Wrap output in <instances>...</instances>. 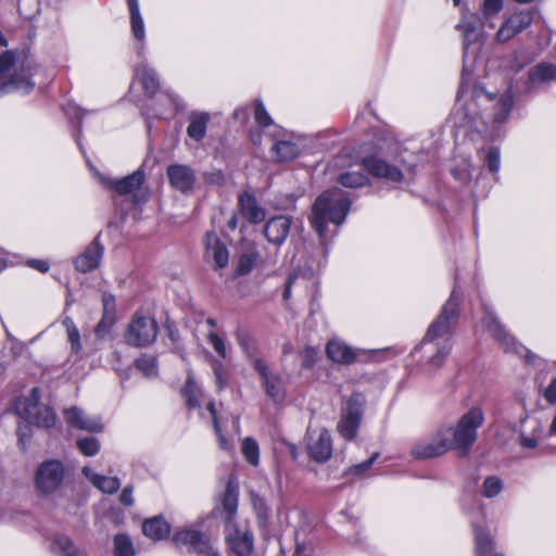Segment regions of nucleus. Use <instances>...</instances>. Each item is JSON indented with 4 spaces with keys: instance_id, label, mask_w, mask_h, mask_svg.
<instances>
[{
    "instance_id": "obj_1",
    "label": "nucleus",
    "mask_w": 556,
    "mask_h": 556,
    "mask_svg": "<svg viewBox=\"0 0 556 556\" xmlns=\"http://www.w3.org/2000/svg\"><path fill=\"white\" fill-rule=\"evenodd\" d=\"M462 301V293L454 288L450 298L443 305L441 313L429 326L421 341V344L424 345L430 342L440 341L438 343L437 352L425 364V370L429 374L440 368L450 353V339L459 318Z\"/></svg>"
},
{
    "instance_id": "obj_2",
    "label": "nucleus",
    "mask_w": 556,
    "mask_h": 556,
    "mask_svg": "<svg viewBox=\"0 0 556 556\" xmlns=\"http://www.w3.org/2000/svg\"><path fill=\"white\" fill-rule=\"evenodd\" d=\"M351 206V201L340 189H332L319 195L312 210L311 224L320 238L325 237L327 223L341 225Z\"/></svg>"
},
{
    "instance_id": "obj_3",
    "label": "nucleus",
    "mask_w": 556,
    "mask_h": 556,
    "mask_svg": "<svg viewBox=\"0 0 556 556\" xmlns=\"http://www.w3.org/2000/svg\"><path fill=\"white\" fill-rule=\"evenodd\" d=\"M29 64H16L15 55L7 50L0 55V96L10 91L28 93L35 84L30 79Z\"/></svg>"
},
{
    "instance_id": "obj_4",
    "label": "nucleus",
    "mask_w": 556,
    "mask_h": 556,
    "mask_svg": "<svg viewBox=\"0 0 556 556\" xmlns=\"http://www.w3.org/2000/svg\"><path fill=\"white\" fill-rule=\"evenodd\" d=\"M40 389L35 387L27 395H22L17 399L15 408L17 414L29 425L50 429L54 427L56 416L49 405L40 403Z\"/></svg>"
},
{
    "instance_id": "obj_5",
    "label": "nucleus",
    "mask_w": 556,
    "mask_h": 556,
    "mask_svg": "<svg viewBox=\"0 0 556 556\" xmlns=\"http://www.w3.org/2000/svg\"><path fill=\"white\" fill-rule=\"evenodd\" d=\"M484 412L479 406L471 407L457 421L455 428H452L451 441L454 448L469 451L478 438V429L484 424Z\"/></svg>"
},
{
    "instance_id": "obj_6",
    "label": "nucleus",
    "mask_w": 556,
    "mask_h": 556,
    "mask_svg": "<svg viewBox=\"0 0 556 556\" xmlns=\"http://www.w3.org/2000/svg\"><path fill=\"white\" fill-rule=\"evenodd\" d=\"M66 468L59 459H47L40 463L34 475L36 491L41 495L55 493L63 484Z\"/></svg>"
},
{
    "instance_id": "obj_7",
    "label": "nucleus",
    "mask_w": 556,
    "mask_h": 556,
    "mask_svg": "<svg viewBox=\"0 0 556 556\" xmlns=\"http://www.w3.org/2000/svg\"><path fill=\"white\" fill-rule=\"evenodd\" d=\"M157 337L156 321L149 316L135 314L125 333V340L132 346H147Z\"/></svg>"
},
{
    "instance_id": "obj_8",
    "label": "nucleus",
    "mask_w": 556,
    "mask_h": 556,
    "mask_svg": "<svg viewBox=\"0 0 556 556\" xmlns=\"http://www.w3.org/2000/svg\"><path fill=\"white\" fill-rule=\"evenodd\" d=\"M364 404L365 399L361 393H354L350 396L346 410L337 426V430L342 438L353 440L356 437L363 418Z\"/></svg>"
},
{
    "instance_id": "obj_9",
    "label": "nucleus",
    "mask_w": 556,
    "mask_h": 556,
    "mask_svg": "<svg viewBox=\"0 0 556 556\" xmlns=\"http://www.w3.org/2000/svg\"><path fill=\"white\" fill-rule=\"evenodd\" d=\"M253 368L262 379L266 395L276 404L282 403L287 395L282 377L278 372L270 371L267 364L261 358L253 361Z\"/></svg>"
},
{
    "instance_id": "obj_10",
    "label": "nucleus",
    "mask_w": 556,
    "mask_h": 556,
    "mask_svg": "<svg viewBox=\"0 0 556 556\" xmlns=\"http://www.w3.org/2000/svg\"><path fill=\"white\" fill-rule=\"evenodd\" d=\"M226 542L229 556H252L253 535L248 529H240L235 520L226 523Z\"/></svg>"
},
{
    "instance_id": "obj_11",
    "label": "nucleus",
    "mask_w": 556,
    "mask_h": 556,
    "mask_svg": "<svg viewBox=\"0 0 556 556\" xmlns=\"http://www.w3.org/2000/svg\"><path fill=\"white\" fill-rule=\"evenodd\" d=\"M483 311L484 315L482 318V324L488 332L501 344L505 352L520 354L523 348L516 343L515 338L506 331L505 327L498 320L494 312H492L485 305H483Z\"/></svg>"
},
{
    "instance_id": "obj_12",
    "label": "nucleus",
    "mask_w": 556,
    "mask_h": 556,
    "mask_svg": "<svg viewBox=\"0 0 556 556\" xmlns=\"http://www.w3.org/2000/svg\"><path fill=\"white\" fill-rule=\"evenodd\" d=\"M307 448L311 457L318 462L325 463L332 455L331 435L327 429L308 428Z\"/></svg>"
},
{
    "instance_id": "obj_13",
    "label": "nucleus",
    "mask_w": 556,
    "mask_h": 556,
    "mask_svg": "<svg viewBox=\"0 0 556 556\" xmlns=\"http://www.w3.org/2000/svg\"><path fill=\"white\" fill-rule=\"evenodd\" d=\"M174 543L177 546H186L191 552L205 554L217 553L212 546L210 539L202 532L194 529H184L174 535Z\"/></svg>"
},
{
    "instance_id": "obj_14",
    "label": "nucleus",
    "mask_w": 556,
    "mask_h": 556,
    "mask_svg": "<svg viewBox=\"0 0 556 556\" xmlns=\"http://www.w3.org/2000/svg\"><path fill=\"white\" fill-rule=\"evenodd\" d=\"M169 185L184 194L193 192L197 182L194 170L186 164H172L166 169Z\"/></svg>"
},
{
    "instance_id": "obj_15",
    "label": "nucleus",
    "mask_w": 556,
    "mask_h": 556,
    "mask_svg": "<svg viewBox=\"0 0 556 556\" xmlns=\"http://www.w3.org/2000/svg\"><path fill=\"white\" fill-rule=\"evenodd\" d=\"M532 23V14L529 11H519L511 14L500 27L496 33V40L498 42H507L525 29H527Z\"/></svg>"
},
{
    "instance_id": "obj_16",
    "label": "nucleus",
    "mask_w": 556,
    "mask_h": 556,
    "mask_svg": "<svg viewBox=\"0 0 556 556\" xmlns=\"http://www.w3.org/2000/svg\"><path fill=\"white\" fill-rule=\"evenodd\" d=\"M64 420L68 427L88 432H101L103 429L99 417L87 415L81 408L72 406L63 412Z\"/></svg>"
},
{
    "instance_id": "obj_17",
    "label": "nucleus",
    "mask_w": 556,
    "mask_h": 556,
    "mask_svg": "<svg viewBox=\"0 0 556 556\" xmlns=\"http://www.w3.org/2000/svg\"><path fill=\"white\" fill-rule=\"evenodd\" d=\"M204 257L207 263H212L215 268H224L227 266L229 262V252L216 233H206L204 238Z\"/></svg>"
},
{
    "instance_id": "obj_18",
    "label": "nucleus",
    "mask_w": 556,
    "mask_h": 556,
    "mask_svg": "<svg viewBox=\"0 0 556 556\" xmlns=\"http://www.w3.org/2000/svg\"><path fill=\"white\" fill-rule=\"evenodd\" d=\"M452 428H446L438 431L435 437L422 444L419 447V458H433L443 455L451 448H454V444L451 441Z\"/></svg>"
},
{
    "instance_id": "obj_19",
    "label": "nucleus",
    "mask_w": 556,
    "mask_h": 556,
    "mask_svg": "<svg viewBox=\"0 0 556 556\" xmlns=\"http://www.w3.org/2000/svg\"><path fill=\"white\" fill-rule=\"evenodd\" d=\"M103 255V247L96 238L74 261L75 268L80 273H89L99 267Z\"/></svg>"
},
{
    "instance_id": "obj_20",
    "label": "nucleus",
    "mask_w": 556,
    "mask_h": 556,
    "mask_svg": "<svg viewBox=\"0 0 556 556\" xmlns=\"http://www.w3.org/2000/svg\"><path fill=\"white\" fill-rule=\"evenodd\" d=\"M291 218L288 216H276L270 218L264 229L267 240L276 245H281L290 230Z\"/></svg>"
},
{
    "instance_id": "obj_21",
    "label": "nucleus",
    "mask_w": 556,
    "mask_h": 556,
    "mask_svg": "<svg viewBox=\"0 0 556 556\" xmlns=\"http://www.w3.org/2000/svg\"><path fill=\"white\" fill-rule=\"evenodd\" d=\"M365 168L374 176L384 178L392 182L401 181L403 175L401 170L387 162L377 159V157H368L362 160Z\"/></svg>"
},
{
    "instance_id": "obj_22",
    "label": "nucleus",
    "mask_w": 556,
    "mask_h": 556,
    "mask_svg": "<svg viewBox=\"0 0 556 556\" xmlns=\"http://www.w3.org/2000/svg\"><path fill=\"white\" fill-rule=\"evenodd\" d=\"M144 180V174L141 170L134 172L119 180L101 178V182L106 188L114 189L118 194L125 195L135 192L140 188Z\"/></svg>"
},
{
    "instance_id": "obj_23",
    "label": "nucleus",
    "mask_w": 556,
    "mask_h": 556,
    "mask_svg": "<svg viewBox=\"0 0 556 556\" xmlns=\"http://www.w3.org/2000/svg\"><path fill=\"white\" fill-rule=\"evenodd\" d=\"M327 356L338 364H351L358 356V352L348 345L345 342L333 339L327 343Z\"/></svg>"
},
{
    "instance_id": "obj_24",
    "label": "nucleus",
    "mask_w": 556,
    "mask_h": 556,
    "mask_svg": "<svg viewBox=\"0 0 556 556\" xmlns=\"http://www.w3.org/2000/svg\"><path fill=\"white\" fill-rule=\"evenodd\" d=\"M142 531L149 539L160 541L169 535L170 526L162 516H155L143 522Z\"/></svg>"
},
{
    "instance_id": "obj_25",
    "label": "nucleus",
    "mask_w": 556,
    "mask_h": 556,
    "mask_svg": "<svg viewBox=\"0 0 556 556\" xmlns=\"http://www.w3.org/2000/svg\"><path fill=\"white\" fill-rule=\"evenodd\" d=\"M528 78L531 87L556 80V65L541 62L529 70Z\"/></svg>"
},
{
    "instance_id": "obj_26",
    "label": "nucleus",
    "mask_w": 556,
    "mask_h": 556,
    "mask_svg": "<svg viewBox=\"0 0 556 556\" xmlns=\"http://www.w3.org/2000/svg\"><path fill=\"white\" fill-rule=\"evenodd\" d=\"M239 204L243 216L251 223L256 224L265 219V210L257 204V201L253 195L249 193L241 194L239 198Z\"/></svg>"
},
{
    "instance_id": "obj_27",
    "label": "nucleus",
    "mask_w": 556,
    "mask_h": 556,
    "mask_svg": "<svg viewBox=\"0 0 556 556\" xmlns=\"http://www.w3.org/2000/svg\"><path fill=\"white\" fill-rule=\"evenodd\" d=\"M238 496L239 491L237 479L233 476H230L226 484L224 496L222 498L223 508L227 513L226 522L230 519L235 520V515L238 508Z\"/></svg>"
},
{
    "instance_id": "obj_28",
    "label": "nucleus",
    "mask_w": 556,
    "mask_h": 556,
    "mask_svg": "<svg viewBox=\"0 0 556 556\" xmlns=\"http://www.w3.org/2000/svg\"><path fill=\"white\" fill-rule=\"evenodd\" d=\"M271 153L276 162H288L299 155L300 149L298 144L291 140L274 139Z\"/></svg>"
},
{
    "instance_id": "obj_29",
    "label": "nucleus",
    "mask_w": 556,
    "mask_h": 556,
    "mask_svg": "<svg viewBox=\"0 0 556 556\" xmlns=\"http://www.w3.org/2000/svg\"><path fill=\"white\" fill-rule=\"evenodd\" d=\"M83 472L87 479L103 493L113 494L121 486V481L117 477L101 476L93 472L88 467H84Z\"/></svg>"
},
{
    "instance_id": "obj_30",
    "label": "nucleus",
    "mask_w": 556,
    "mask_h": 556,
    "mask_svg": "<svg viewBox=\"0 0 556 556\" xmlns=\"http://www.w3.org/2000/svg\"><path fill=\"white\" fill-rule=\"evenodd\" d=\"M102 302H103V316L96 328V331L98 334H102L108 331V329L114 323L115 311H116L115 298L111 293H104L102 296Z\"/></svg>"
},
{
    "instance_id": "obj_31",
    "label": "nucleus",
    "mask_w": 556,
    "mask_h": 556,
    "mask_svg": "<svg viewBox=\"0 0 556 556\" xmlns=\"http://www.w3.org/2000/svg\"><path fill=\"white\" fill-rule=\"evenodd\" d=\"M135 79L141 84L142 88L149 94L154 93L159 88V79L156 73L147 64H141L136 68Z\"/></svg>"
},
{
    "instance_id": "obj_32",
    "label": "nucleus",
    "mask_w": 556,
    "mask_h": 556,
    "mask_svg": "<svg viewBox=\"0 0 556 556\" xmlns=\"http://www.w3.org/2000/svg\"><path fill=\"white\" fill-rule=\"evenodd\" d=\"M129 15H130V25L134 37L137 40L142 41L146 37V28L142 15L139 9L138 0H127Z\"/></svg>"
},
{
    "instance_id": "obj_33",
    "label": "nucleus",
    "mask_w": 556,
    "mask_h": 556,
    "mask_svg": "<svg viewBox=\"0 0 556 556\" xmlns=\"http://www.w3.org/2000/svg\"><path fill=\"white\" fill-rule=\"evenodd\" d=\"M208 119L210 116L207 113L192 114L190 116V123L187 128L188 136L195 141L202 140L206 134Z\"/></svg>"
},
{
    "instance_id": "obj_34",
    "label": "nucleus",
    "mask_w": 556,
    "mask_h": 556,
    "mask_svg": "<svg viewBox=\"0 0 556 556\" xmlns=\"http://www.w3.org/2000/svg\"><path fill=\"white\" fill-rule=\"evenodd\" d=\"M51 551L58 556H87L84 551L76 548L73 542L63 535H56L53 539Z\"/></svg>"
},
{
    "instance_id": "obj_35",
    "label": "nucleus",
    "mask_w": 556,
    "mask_h": 556,
    "mask_svg": "<svg viewBox=\"0 0 556 556\" xmlns=\"http://www.w3.org/2000/svg\"><path fill=\"white\" fill-rule=\"evenodd\" d=\"M514 106V97L511 92L506 91L498 98L495 104L494 121L496 123H503L508 117Z\"/></svg>"
},
{
    "instance_id": "obj_36",
    "label": "nucleus",
    "mask_w": 556,
    "mask_h": 556,
    "mask_svg": "<svg viewBox=\"0 0 556 556\" xmlns=\"http://www.w3.org/2000/svg\"><path fill=\"white\" fill-rule=\"evenodd\" d=\"M478 17L475 15H464L457 25V28L463 31L464 47L467 48L469 42L477 38Z\"/></svg>"
},
{
    "instance_id": "obj_37",
    "label": "nucleus",
    "mask_w": 556,
    "mask_h": 556,
    "mask_svg": "<svg viewBox=\"0 0 556 556\" xmlns=\"http://www.w3.org/2000/svg\"><path fill=\"white\" fill-rule=\"evenodd\" d=\"M476 556H488L493 551L490 535L481 528L475 529Z\"/></svg>"
},
{
    "instance_id": "obj_38",
    "label": "nucleus",
    "mask_w": 556,
    "mask_h": 556,
    "mask_svg": "<svg viewBox=\"0 0 556 556\" xmlns=\"http://www.w3.org/2000/svg\"><path fill=\"white\" fill-rule=\"evenodd\" d=\"M241 452L245 460L256 467L260 463V447L253 438H245L242 441Z\"/></svg>"
},
{
    "instance_id": "obj_39",
    "label": "nucleus",
    "mask_w": 556,
    "mask_h": 556,
    "mask_svg": "<svg viewBox=\"0 0 556 556\" xmlns=\"http://www.w3.org/2000/svg\"><path fill=\"white\" fill-rule=\"evenodd\" d=\"M182 394L186 397V402L189 408L200 407L201 392L190 375L188 376L187 383L182 389Z\"/></svg>"
},
{
    "instance_id": "obj_40",
    "label": "nucleus",
    "mask_w": 556,
    "mask_h": 556,
    "mask_svg": "<svg viewBox=\"0 0 556 556\" xmlns=\"http://www.w3.org/2000/svg\"><path fill=\"white\" fill-rule=\"evenodd\" d=\"M114 556H135V547L130 538L126 534L114 536Z\"/></svg>"
},
{
    "instance_id": "obj_41",
    "label": "nucleus",
    "mask_w": 556,
    "mask_h": 556,
    "mask_svg": "<svg viewBox=\"0 0 556 556\" xmlns=\"http://www.w3.org/2000/svg\"><path fill=\"white\" fill-rule=\"evenodd\" d=\"M338 181L343 187L358 188L366 184L367 177L364 174H362L361 172L351 170V172H346V173L340 175Z\"/></svg>"
},
{
    "instance_id": "obj_42",
    "label": "nucleus",
    "mask_w": 556,
    "mask_h": 556,
    "mask_svg": "<svg viewBox=\"0 0 556 556\" xmlns=\"http://www.w3.org/2000/svg\"><path fill=\"white\" fill-rule=\"evenodd\" d=\"M63 326L66 329L67 339H68V342L71 343L72 350L75 352L80 351V349H81L80 334H79V331H78L77 327L75 326L73 319L71 317H65L63 319Z\"/></svg>"
},
{
    "instance_id": "obj_43",
    "label": "nucleus",
    "mask_w": 556,
    "mask_h": 556,
    "mask_svg": "<svg viewBox=\"0 0 556 556\" xmlns=\"http://www.w3.org/2000/svg\"><path fill=\"white\" fill-rule=\"evenodd\" d=\"M136 367L146 376L154 377L157 374L156 358L150 355H142L137 358Z\"/></svg>"
},
{
    "instance_id": "obj_44",
    "label": "nucleus",
    "mask_w": 556,
    "mask_h": 556,
    "mask_svg": "<svg viewBox=\"0 0 556 556\" xmlns=\"http://www.w3.org/2000/svg\"><path fill=\"white\" fill-rule=\"evenodd\" d=\"M257 260V253L256 252H249L244 253L240 256L236 273L239 276H243L249 274L253 267L255 266Z\"/></svg>"
},
{
    "instance_id": "obj_45",
    "label": "nucleus",
    "mask_w": 556,
    "mask_h": 556,
    "mask_svg": "<svg viewBox=\"0 0 556 556\" xmlns=\"http://www.w3.org/2000/svg\"><path fill=\"white\" fill-rule=\"evenodd\" d=\"M453 177L462 184H468L472 178L471 164L468 160H463L452 169Z\"/></svg>"
},
{
    "instance_id": "obj_46",
    "label": "nucleus",
    "mask_w": 556,
    "mask_h": 556,
    "mask_svg": "<svg viewBox=\"0 0 556 556\" xmlns=\"http://www.w3.org/2000/svg\"><path fill=\"white\" fill-rule=\"evenodd\" d=\"M251 504L253 509L255 510L257 517L262 520H265L268 516V505L265 498L258 495L255 492L250 493Z\"/></svg>"
},
{
    "instance_id": "obj_47",
    "label": "nucleus",
    "mask_w": 556,
    "mask_h": 556,
    "mask_svg": "<svg viewBox=\"0 0 556 556\" xmlns=\"http://www.w3.org/2000/svg\"><path fill=\"white\" fill-rule=\"evenodd\" d=\"M503 484L497 477H489L483 482V495L485 497H494L501 493Z\"/></svg>"
},
{
    "instance_id": "obj_48",
    "label": "nucleus",
    "mask_w": 556,
    "mask_h": 556,
    "mask_svg": "<svg viewBox=\"0 0 556 556\" xmlns=\"http://www.w3.org/2000/svg\"><path fill=\"white\" fill-rule=\"evenodd\" d=\"M485 162L492 174H497L501 167V154L497 147H491L486 151Z\"/></svg>"
},
{
    "instance_id": "obj_49",
    "label": "nucleus",
    "mask_w": 556,
    "mask_h": 556,
    "mask_svg": "<svg viewBox=\"0 0 556 556\" xmlns=\"http://www.w3.org/2000/svg\"><path fill=\"white\" fill-rule=\"evenodd\" d=\"M79 451L86 456H93L99 451V442L94 438H85L77 441Z\"/></svg>"
},
{
    "instance_id": "obj_50",
    "label": "nucleus",
    "mask_w": 556,
    "mask_h": 556,
    "mask_svg": "<svg viewBox=\"0 0 556 556\" xmlns=\"http://www.w3.org/2000/svg\"><path fill=\"white\" fill-rule=\"evenodd\" d=\"M207 410L211 413L212 418H213V427H214V430H215V432L217 434V438H218L219 447L222 450H228L229 445H228V442H227L226 438L222 434L220 427H219V424H218V419H217V416H216V408H215V405H214L213 402H210L207 404Z\"/></svg>"
},
{
    "instance_id": "obj_51",
    "label": "nucleus",
    "mask_w": 556,
    "mask_h": 556,
    "mask_svg": "<svg viewBox=\"0 0 556 556\" xmlns=\"http://www.w3.org/2000/svg\"><path fill=\"white\" fill-rule=\"evenodd\" d=\"M254 118L261 127H268L273 124L271 117L267 113L262 101H255Z\"/></svg>"
},
{
    "instance_id": "obj_52",
    "label": "nucleus",
    "mask_w": 556,
    "mask_h": 556,
    "mask_svg": "<svg viewBox=\"0 0 556 556\" xmlns=\"http://www.w3.org/2000/svg\"><path fill=\"white\" fill-rule=\"evenodd\" d=\"M378 456H379L378 453H374L367 460L352 466L349 469L348 473L357 476V477H362L366 471H368L371 468L372 464L378 458Z\"/></svg>"
},
{
    "instance_id": "obj_53",
    "label": "nucleus",
    "mask_w": 556,
    "mask_h": 556,
    "mask_svg": "<svg viewBox=\"0 0 556 556\" xmlns=\"http://www.w3.org/2000/svg\"><path fill=\"white\" fill-rule=\"evenodd\" d=\"M213 371L215 376V383L219 390L224 389L227 384V374L222 362L215 361L213 363Z\"/></svg>"
},
{
    "instance_id": "obj_54",
    "label": "nucleus",
    "mask_w": 556,
    "mask_h": 556,
    "mask_svg": "<svg viewBox=\"0 0 556 556\" xmlns=\"http://www.w3.org/2000/svg\"><path fill=\"white\" fill-rule=\"evenodd\" d=\"M210 344L213 346L215 352L223 358H226L227 351L225 341L215 332H210L207 336Z\"/></svg>"
},
{
    "instance_id": "obj_55",
    "label": "nucleus",
    "mask_w": 556,
    "mask_h": 556,
    "mask_svg": "<svg viewBox=\"0 0 556 556\" xmlns=\"http://www.w3.org/2000/svg\"><path fill=\"white\" fill-rule=\"evenodd\" d=\"M504 5L503 0H484L483 3V15L485 17L497 14L502 11Z\"/></svg>"
},
{
    "instance_id": "obj_56",
    "label": "nucleus",
    "mask_w": 556,
    "mask_h": 556,
    "mask_svg": "<svg viewBox=\"0 0 556 556\" xmlns=\"http://www.w3.org/2000/svg\"><path fill=\"white\" fill-rule=\"evenodd\" d=\"M302 355H303V366L309 368L315 364V362L317 359L318 352L313 346H306L303 350Z\"/></svg>"
},
{
    "instance_id": "obj_57",
    "label": "nucleus",
    "mask_w": 556,
    "mask_h": 556,
    "mask_svg": "<svg viewBox=\"0 0 556 556\" xmlns=\"http://www.w3.org/2000/svg\"><path fill=\"white\" fill-rule=\"evenodd\" d=\"M543 395L549 404H556V378L544 389Z\"/></svg>"
},
{
    "instance_id": "obj_58",
    "label": "nucleus",
    "mask_w": 556,
    "mask_h": 556,
    "mask_svg": "<svg viewBox=\"0 0 556 556\" xmlns=\"http://www.w3.org/2000/svg\"><path fill=\"white\" fill-rule=\"evenodd\" d=\"M119 502L125 506L134 505L132 486H126L123 489L119 495Z\"/></svg>"
},
{
    "instance_id": "obj_59",
    "label": "nucleus",
    "mask_w": 556,
    "mask_h": 556,
    "mask_svg": "<svg viewBox=\"0 0 556 556\" xmlns=\"http://www.w3.org/2000/svg\"><path fill=\"white\" fill-rule=\"evenodd\" d=\"M28 265L40 273H47L50 268L49 263L43 260H30Z\"/></svg>"
},
{
    "instance_id": "obj_60",
    "label": "nucleus",
    "mask_w": 556,
    "mask_h": 556,
    "mask_svg": "<svg viewBox=\"0 0 556 556\" xmlns=\"http://www.w3.org/2000/svg\"><path fill=\"white\" fill-rule=\"evenodd\" d=\"M539 442H538V439L535 437H526V435H521L520 437V445L525 448H535L538 446Z\"/></svg>"
},
{
    "instance_id": "obj_61",
    "label": "nucleus",
    "mask_w": 556,
    "mask_h": 556,
    "mask_svg": "<svg viewBox=\"0 0 556 556\" xmlns=\"http://www.w3.org/2000/svg\"><path fill=\"white\" fill-rule=\"evenodd\" d=\"M205 180L208 182V184H216V185H220L223 184L224 181V175L222 174V172L217 170V172H213V173H210V174H206L205 175Z\"/></svg>"
},
{
    "instance_id": "obj_62",
    "label": "nucleus",
    "mask_w": 556,
    "mask_h": 556,
    "mask_svg": "<svg viewBox=\"0 0 556 556\" xmlns=\"http://www.w3.org/2000/svg\"><path fill=\"white\" fill-rule=\"evenodd\" d=\"M473 93L477 98H479L481 96H485L490 101H492L496 98L495 94L488 92L483 86H477L473 90Z\"/></svg>"
},
{
    "instance_id": "obj_63",
    "label": "nucleus",
    "mask_w": 556,
    "mask_h": 556,
    "mask_svg": "<svg viewBox=\"0 0 556 556\" xmlns=\"http://www.w3.org/2000/svg\"><path fill=\"white\" fill-rule=\"evenodd\" d=\"M295 280V276L291 275L288 277L287 279V282H286V287H285V291H283V299L285 300H288L291 295V287H292V283L294 282Z\"/></svg>"
},
{
    "instance_id": "obj_64",
    "label": "nucleus",
    "mask_w": 556,
    "mask_h": 556,
    "mask_svg": "<svg viewBox=\"0 0 556 556\" xmlns=\"http://www.w3.org/2000/svg\"><path fill=\"white\" fill-rule=\"evenodd\" d=\"M18 439L20 442L25 445L28 441V434L23 432V427H18Z\"/></svg>"
}]
</instances>
